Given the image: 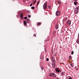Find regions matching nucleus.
I'll list each match as a JSON object with an SVG mask.
<instances>
[{"mask_svg": "<svg viewBox=\"0 0 79 79\" xmlns=\"http://www.w3.org/2000/svg\"><path fill=\"white\" fill-rule=\"evenodd\" d=\"M56 72L58 73L61 72L60 69H59L58 68L56 69Z\"/></svg>", "mask_w": 79, "mask_h": 79, "instance_id": "39448f33", "label": "nucleus"}, {"mask_svg": "<svg viewBox=\"0 0 79 79\" xmlns=\"http://www.w3.org/2000/svg\"><path fill=\"white\" fill-rule=\"evenodd\" d=\"M74 53V51H72L71 54L72 55H73V53Z\"/></svg>", "mask_w": 79, "mask_h": 79, "instance_id": "6ab92c4d", "label": "nucleus"}, {"mask_svg": "<svg viewBox=\"0 0 79 79\" xmlns=\"http://www.w3.org/2000/svg\"><path fill=\"white\" fill-rule=\"evenodd\" d=\"M23 23L24 25H27V23L26 21H24L23 22Z\"/></svg>", "mask_w": 79, "mask_h": 79, "instance_id": "4468645a", "label": "nucleus"}, {"mask_svg": "<svg viewBox=\"0 0 79 79\" xmlns=\"http://www.w3.org/2000/svg\"><path fill=\"white\" fill-rule=\"evenodd\" d=\"M77 0H74L75 1H77Z\"/></svg>", "mask_w": 79, "mask_h": 79, "instance_id": "473e14b6", "label": "nucleus"}, {"mask_svg": "<svg viewBox=\"0 0 79 79\" xmlns=\"http://www.w3.org/2000/svg\"><path fill=\"white\" fill-rule=\"evenodd\" d=\"M70 66H72V67H73V64H70Z\"/></svg>", "mask_w": 79, "mask_h": 79, "instance_id": "c756f323", "label": "nucleus"}, {"mask_svg": "<svg viewBox=\"0 0 79 79\" xmlns=\"http://www.w3.org/2000/svg\"><path fill=\"white\" fill-rule=\"evenodd\" d=\"M27 22L28 23H29L30 21H29V19H27Z\"/></svg>", "mask_w": 79, "mask_h": 79, "instance_id": "f8f14e48", "label": "nucleus"}, {"mask_svg": "<svg viewBox=\"0 0 79 79\" xmlns=\"http://www.w3.org/2000/svg\"><path fill=\"white\" fill-rule=\"evenodd\" d=\"M31 9H35V7H34V6H32L31 7Z\"/></svg>", "mask_w": 79, "mask_h": 79, "instance_id": "aec40b11", "label": "nucleus"}, {"mask_svg": "<svg viewBox=\"0 0 79 79\" xmlns=\"http://www.w3.org/2000/svg\"><path fill=\"white\" fill-rule=\"evenodd\" d=\"M23 13L22 12L20 15V17L21 19H23Z\"/></svg>", "mask_w": 79, "mask_h": 79, "instance_id": "1a4fd4ad", "label": "nucleus"}, {"mask_svg": "<svg viewBox=\"0 0 79 79\" xmlns=\"http://www.w3.org/2000/svg\"><path fill=\"white\" fill-rule=\"evenodd\" d=\"M41 24V23H40V22H38V24H37V25L39 26V25H40Z\"/></svg>", "mask_w": 79, "mask_h": 79, "instance_id": "2eb2a0df", "label": "nucleus"}, {"mask_svg": "<svg viewBox=\"0 0 79 79\" xmlns=\"http://www.w3.org/2000/svg\"><path fill=\"white\" fill-rule=\"evenodd\" d=\"M68 23L69 25H70L71 24V22L69 20V21H68Z\"/></svg>", "mask_w": 79, "mask_h": 79, "instance_id": "0eeeda50", "label": "nucleus"}, {"mask_svg": "<svg viewBox=\"0 0 79 79\" xmlns=\"http://www.w3.org/2000/svg\"><path fill=\"white\" fill-rule=\"evenodd\" d=\"M43 9L45 10V9L47 8V4L46 3H45L43 6Z\"/></svg>", "mask_w": 79, "mask_h": 79, "instance_id": "f03ea898", "label": "nucleus"}, {"mask_svg": "<svg viewBox=\"0 0 79 79\" xmlns=\"http://www.w3.org/2000/svg\"><path fill=\"white\" fill-rule=\"evenodd\" d=\"M30 6H32V3L31 4Z\"/></svg>", "mask_w": 79, "mask_h": 79, "instance_id": "7c9ffc66", "label": "nucleus"}, {"mask_svg": "<svg viewBox=\"0 0 79 79\" xmlns=\"http://www.w3.org/2000/svg\"><path fill=\"white\" fill-rule=\"evenodd\" d=\"M74 11L75 13H76V14L79 13V11L78 10V9H77V7L75 9V10Z\"/></svg>", "mask_w": 79, "mask_h": 79, "instance_id": "20e7f679", "label": "nucleus"}, {"mask_svg": "<svg viewBox=\"0 0 79 79\" xmlns=\"http://www.w3.org/2000/svg\"><path fill=\"white\" fill-rule=\"evenodd\" d=\"M28 17L29 18H30L31 17V16H30V15H28Z\"/></svg>", "mask_w": 79, "mask_h": 79, "instance_id": "bb28decb", "label": "nucleus"}, {"mask_svg": "<svg viewBox=\"0 0 79 79\" xmlns=\"http://www.w3.org/2000/svg\"><path fill=\"white\" fill-rule=\"evenodd\" d=\"M25 0L26 1V0Z\"/></svg>", "mask_w": 79, "mask_h": 79, "instance_id": "72a5a7b5", "label": "nucleus"}, {"mask_svg": "<svg viewBox=\"0 0 79 79\" xmlns=\"http://www.w3.org/2000/svg\"><path fill=\"white\" fill-rule=\"evenodd\" d=\"M48 8H49V9H50V8H51V7L49 6H48Z\"/></svg>", "mask_w": 79, "mask_h": 79, "instance_id": "393cba45", "label": "nucleus"}, {"mask_svg": "<svg viewBox=\"0 0 79 79\" xmlns=\"http://www.w3.org/2000/svg\"><path fill=\"white\" fill-rule=\"evenodd\" d=\"M69 59H71V58H72V57H71V56H69Z\"/></svg>", "mask_w": 79, "mask_h": 79, "instance_id": "5701e85b", "label": "nucleus"}, {"mask_svg": "<svg viewBox=\"0 0 79 79\" xmlns=\"http://www.w3.org/2000/svg\"><path fill=\"white\" fill-rule=\"evenodd\" d=\"M77 43H79V39L77 40Z\"/></svg>", "mask_w": 79, "mask_h": 79, "instance_id": "f3484780", "label": "nucleus"}, {"mask_svg": "<svg viewBox=\"0 0 79 79\" xmlns=\"http://www.w3.org/2000/svg\"><path fill=\"white\" fill-rule=\"evenodd\" d=\"M56 15L57 16H59V15H60V12L59 11H56Z\"/></svg>", "mask_w": 79, "mask_h": 79, "instance_id": "7ed1b4c3", "label": "nucleus"}, {"mask_svg": "<svg viewBox=\"0 0 79 79\" xmlns=\"http://www.w3.org/2000/svg\"><path fill=\"white\" fill-rule=\"evenodd\" d=\"M49 59L48 58H47V59H46V61H48Z\"/></svg>", "mask_w": 79, "mask_h": 79, "instance_id": "412c9836", "label": "nucleus"}, {"mask_svg": "<svg viewBox=\"0 0 79 79\" xmlns=\"http://www.w3.org/2000/svg\"><path fill=\"white\" fill-rule=\"evenodd\" d=\"M51 60H52V61L54 59V58L53 57V56H52L51 57Z\"/></svg>", "mask_w": 79, "mask_h": 79, "instance_id": "ddd939ff", "label": "nucleus"}, {"mask_svg": "<svg viewBox=\"0 0 79 79\" xmlns=\"http://www.w3.org/2000/svg\"><path fill=\"white\" fill-rule=\"evenodd\" d=\"M27 18V17H25V18H24V19H26Z\"/></svg>", "mask_w": 79, "mask_h": 79, "instance_id": "cd10ccee", "label": "nucleus"}, {"mask_svg": "<svg viewBox=\"0 0 79 79\" xmlns=\"http://www.w3.org/2000/svg\"><path fill=\"white\" fill-rule=\"evenodd\" d=\"M36 0H35L33 2V4H35L36 2Z\"/></svg>", "mask_w": 79, "mask_h": 79, "instance_id": "a211bd4d", "label": "nucleus"}, {"mask_svg": "<svg viewBox=\"0 0 79 79\" xmlns=\"http://www.w3.org/2000/svg\"><path fill=\"white\" fill-rule=\"evenodd\" d=\"M77 9H78V10H79V6L77 7Z\"/></svg>", "mask_w": 79, "mask_h": 79, "instance_id": "b1692460", "label": "nucleus"}, {"mask_svg": "<svg viewBox=\"0 0 79 79\" xmlns=\"http://www.w3.org/2000/svg\"><path fill=\"white\" fill-rule=\"evenodd\" d=\"M34 36L35 37H36V35L35 34H34Z\"/></svg>", "mask_w": 79, "mask_h": 79, "instance_id": "c85d7f7f", "label": "nucleus"}, {"mask_svg": "<svg viewBox=\"0 0 79 79\" xmlns=\"http://www.w3.org/2000/svg\"><path fill=\"white\" fill-rule=\"evenodd\" d=\"M63 73H64L63 72H62L61 73V76H63Z\"/></svg>", "mask_w": 79, "mask_h": 79, "instance_id": "dca6fc26", "label": "nucleus"}, {"mask_svg": "<svg viewBox=\"0 0 79 79\" xmlns=\"http://www.w3.org/2000/svg\"><path fill=\"white\" fill-rule=\"evenodd\" d=\"M58 4H60V1H59V2H58Z\"/></svg>", "mask_w": 79, "mask_h": 79, "instance_id": "2f4dec72", "label": "nucleus"}, {"mask_svg": "<svg viewBox=\"0 0 79 79\" xmlns=\"http://www.w3.org/2000/svg\"><path fill=\"white\" fill-rule=\"evenodd\" d=\"M49 76L50 77H56V75L54 73H50L49 74Z\"/></svg>", "mask_w": 79, "mask_h": 79, "instance_id": "f257e3e1", "label": "nucleus"}, {"mask_svg": "<svg viewBox=\"0 0 79 79\" xmlns=\"http://www.w3.org/2000/svg\"><path fill=\"white\" fill-rule=\"evenodd\" d=\"M52 65H53V64H56V61L54 59L53 60V61L52 62Z\"/></svg>", "mask_w": 79, "mask_h": 79, "instance_id": "423d86ee", "label": "nucleus"}, {"mask_svg": "<svg viewBox=\"0 0 79 79\" xmlns=\"http://www.w3.org/2000/svg\"><path fill=\"white\" fill-rule=\"evenodd\" d=\"M69 79H73L72 77H69Z\"/></svg>", "mask_w": 79, "mask_h": 79, "instance_id": "a878e982", "label": "nucleus"}, {"mask_svg": "<svg viewBox=\"0 0 79 79\" xmlns=\"http://www.w3.org/2000/svg\"><path fill=\"white\" fill-rule=\"evenodd\" d=\"M39 3H40V2L39 1H38V2H37V5H39Z\"/></svg>", "mask_w": 79, "mask_h": 79, "instance_id": "4be33fe9", "label": "nucleus"}, {"mask_svg": "<svg viewBox=\"0 0 79 79\" xmlns=\"http://www.w3.org/2000/svg\"><path fill=\"white\" fill-rule=\"evenodd\" d=\"M74 3L75 5H77L78 4V2L76 1L74 2Z\"/></svg>", "mask_w": 79, "mask_h": 79, "instance_id": "9d476101", "label": "nucleus"}, {"mask_svg": "<svg viewBox=\"0 0 79 79\" xmlns=\"http://www.w3.org/2000/svg\"><path fill=\"white\" fill-rule=\"evenodd\" d=\"M56 67L55 64H53V65H52V68H55Z\"/></svg>", "mask_w": 79, "mask_h": 79, "instance_id": "9b49d317", "label": "nucleus"}, {"mask_svg": "<svg viewBox=\"0 0 79 79\" xmlns=\"http://www.w3.org/2000/svg\"><path fill=\"white\" fill-rule=\"evenodd\" d=\"M59 28V26H58V25H56V26H55V28H56V29H57L58 28Z\"/></svg>", "mask_w": 79, "mask_h": 79, "instance_id": "6e6552de", "label": "nucleus"}]
</instances>
